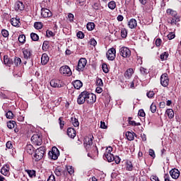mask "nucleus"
Listing matches in <instances>:
<instances>
[{
	"label": "nucleus",
	"instance_id": "09e8293b",
	"mask_svg": "<svg viewBox=\"0 0 181 181\" xmlns=\"http://www.w3.org/2000/svg\"><path fill=\"white\" fill-rule=\"evenodd\" d=\"M25 39H26V37L25 36V35H21L18 37V42H20V43H25Z\"/></svg>",
	"mask_w": 181,
	"mask_h": 181
},
{
	"label": "nucleus",
	"instance_id": "2f4dec72",
	"mask_svg": "<svg viewBox=\"0 0 181 181\" xmlns=\"http://www.w3.org/2000/svg\"><path fill=\"white\" fill-rule=\"evenodd\" d=\"M107 6L109 9H111L112 11H114L115 8H117V4L114 1H111L108 3Z\"/></svg>",
	"mask_w": 181,
	"mask_h": 181
},
{
	"label": "nucleus",
	"instance_id": "7c9ffc66",
	"mask_svg": "<svg viewBox=\"0 0 181 181\" xmlns=\"http://www.w3.org/2000/svg\"><path fill=\"white\" fill-rule=\"evenodd\" d=\"M139 71H140V74L141 76H142L143 77H145V76H146V74H148L149 73V71H148V69L141 66L139 68Z\"/></svg>",
	"mask_w": 181,
	"mask_h": 181
},
{
	"label": "nucleus",
	"instance_id": "0e129e2a",
	"mask_svg": "<svg viewBox=\"0 0 181 181\" xmlns=\"http://www.w3.org/2000/svg\"><path fill=\"white\" fill-rule=\"evenodd\" d=\"M160 45H162V40H160V38H157L156 40V46L159 47V46H160Z\"/></svg>",
	"mask_w": 181,
	"mask_h": 181
},
{
	"label": "nucleus",
	"instance_id": "1a4fd4ad",
	"mask_svg": "<svg viewBox=\"0 0 181 181\" xmlns=\"http://www.w3.org/2000/svg\"><path fill=\"white\" fill-rule=\"evenodd\" d=\"M86 103L88 104H94V103H95V101L97 100L95 95H94L93 93H90L86 91Z\"/></svg>",
	"mask_w": 181,
	"mask_h": 181
},
{
	"label": "nucleus",
	"instance_id": "cd10ccee",
	"mask_svg": "<svg viewBox=\"0 0 181 181\" xmlns=\"http://www.w3.org/2000/svg\"><path fill=\"white\" fill-rule=\"evenodd\" d=\"M126 170L129 172H132V170H134V165H132V162L127 161L126 163Z\"/></svg>",
	"mask_w": 181,
	"mask_h": 181
},
{
	"label": "nucleus",
	"instance_id": "9b49d317",
	"mask_svg": "<svg viewBox=\"0 0 181 181\" xmlns=\"http://www.w3.org/2000/svg\"><path fill=\"white\" fill-rule=\"evenodd\" d=\"M63 81L59 79H52L50 81V86L51 87H54V88H61V87H63Z\"/></svg>",
	"mask_w": 181,
	"mask_h": 181
},
{
	"label": "nucleus",
	"instance_id": "338daca9",
	"mask_svg": "<svg viewBox=\"0 0 181 181\" xmlns=\"http://www.w3.org/2000/svg\"><path fill=\"white\" fill-rule=\"evenodd\" d=\"M138 115L139 117H145V111H144V110L141 109L140 110H139Z\"/></svg>",
	"mask_w": 181,
	"mask_h": 181
},
{
	"label": "nucleus",
	"instance_id": "c756f323",
	"mask_svg": "<svg viewBox=\"0 0 181 181\" xmlns=\"http://www.w3.org/2000/svg\"><path fill=\"white\" fill-rule=\"evenodd\" d=\"M114 157L112 153H105V158L107 159V162H113Z\"/></svg>",
	"mask_w": 181,
	"mask_h": 181
},
{
	"label": "nucleus",
	"instance_id": "e2e57ef3",
	"mask_svg": "<svg viewBox=\"0 0 181 181\" xmlns=\"http://www.w3.org/2000/svg\"><path fill=\"white\" fill-rule=\"evenodd\" d=\"M132 117H129L128 118V122H129V125H132L133 127H135L136 122L132 121Z\"/></svg>",
	"mask_w": 181,
	"mask_h": 181
},
{
	"label": "nucleus",
	"instance_id": "5701e85b",
	"mask_svg": "<svg viewBox=\"0 0 181 181\" xmlns=\"http://www.w3.org/2000/svg\"><path fill=\"white\" fill-rule=\"evenodd\" d=\"M125 135L128 141H134L135 139V133L134 132H127Z\"/></svg>",
	"mask_w": 181,
	"mask_h": 181
},
{
	"label": "nucleus",
	"instance_id": "20e7f679",
	"mask_svg": "<svg viewBox=\"0 0 181 181\" xmlns=\"http://www.w3.org/2000/svg\"><path fill=\"white\" fill-rule=\"evenodd\" d=\"M31 142L33 145L40 146L42 145V136L39 134H33L31 137Z\"/></svg>",
	"mask_w": 181,
	"mask_h": 181
},
{
	"label": "nucleus",
	"instance_id": "0eeeda50",
	"mask_svg": "<svg viewBox=\"0 0 181 181\" xmlns=\"http://www.w3.org/2000/svg\"><path fill=\"white\" fill-rule=\"evenodd\" d=\"M117 53V51L115 50V48L112 47L108 49V51L106 53V57L110 61L115 60V54Z\"/></svg>",
	"mask_w": 181,
	"mask_h": 181
},
{
	"label": "nucleus",
	"instance_id": "aec40b11",
	"mask_svg": "<svg viewBox=\"0 0 181 181\" xmlns=\"http://www.w3.org/2000/svg\"><path fill=\"white\" fill-rule=\"evenodd\" d=\"M47 63H49V56L47 54L45 53L42 54L41 57V64H42V66H46Z\"/></svg>",
	"mask_w": 181,
	"mask_h": 181
},
{
	"label": "nucleus",
	"instance_id": "2eb2a0df",
	"mask_svg": "<svg viewBox=\"0 0 181 181\" xmlns=\"http://www.w3.org/2000/svg\"><path fill=\"white\" fill-rule=\"evenodd\" d=\"M170 175L173 179H179L180 171L177 168H173L170 171Z\"/></svg>",
	"mask_w": 181,
	"mask_h": 181
},
{
	"label": "nucleus",
	"instance_id": "052dcab7",
	"mask_svg": "<svg viewBox=\"0 0 181 181\" xmlns=\"http://www.w3.org/2000/svg\"><path fill=\"white\" fill-rule=\"evenodd\" d=\"M0 98H3V100H8V98H9V97L6 94L2 92L0 93Z\"/></svg>",
	"mask_w": 181,
	"mask_h": 181
},
{
	"label": "nucleus",
	"instance_id": "ea45409f",
	"mask_svg": "<svg viewBox=\"0 0 181 181\" xmlns=\"http://www.w3.org/2000/svg\"><path fill=\"white\" fill-rule=\"evenodd\" d=\"M21 63H22V59H21V58L16 57L14 58V64L15 66H19V64H21Z\"/></svg>",
	"mask_w": 181,
	"mask_h": 181
},
{
	"label": "nucleus",
	"instance_id": "ddd939ff",
	"mask_svg": "<svg viewBox=\"0 0 181 181\" xmlns=\"http://www.w3.org/2000/svg\"><path fill=\"white\" fill-rule=\"evenodd\" d=\"M52 16L53 13H52V11H50V10H49L48 8H41V16H42V18H51V16Z\"/></svg>",
	"mask_w": 181,
	"mask_h": 181
},
{
	"label": "nucleus",
	"instance_id": "13d9d810",
	"mask_svg": "<svg viewBox=\"0 0 181 181\" xmlns=\"http://www.w3.org/2000/svg\"><path fill=\"white\" fill-rule=\"evenodd\" d=\"M115 160V163H116L117 165H118V164L120 163V162H121V158H119V156H115L114 157V160Z\"/></svg>",
	"mask_w": 181,
	"mask_h": 181
},
{
	"label": "nucleus",
	"instance_id": "dca6fc26",
	"mask_svg": "<svg viewBox=\"0 0 181 181\" xmlns=\"http://www.w3.org/2000/svg\"><path fill=\"white\" fill-rule=\"evenodd\" d=\"M127 25L130 29H135L138 26V22L135 18H132L128 21Z\"/></svg>",
	"mask_w": 181,
	"mask_h": 181
},
{
	"label": "nucleus",
	"instance_id": "e433bc0d",
	"mask_svg": "<svg viewBox=\"0 0 181 181\" xmlns=\"http://www.w3.org/2000/svg\"><path fill=\"white\" fill-rule=\"evenodd\" d=\"M34 28L39 30L40 29H42L43 28V24L42 22H35L34 23Z\"/></svg>",
	"mask_w": 181,
	"mask_h": 181
},
{
	"label": "nucleus",
	"instance_id": "8fccbe9b",
	"mask_svg": "<svg viewBox=\"0 0 181 181\" xmlns=\"http://www.w3.org/2000/svg\"><path fill=\"white\" fill-rule=\"evenodd\" d=\"M1 35L4 37H8L9 32L6 30H1Z\"/></svg>",
	"mask_w": 181,
	"mask_h": 181
},
{
	"label": "nucleus",
	"instance_id": "79ce46f5",
	"mask_svg": "<svg viewBox=\"0 0 181 181\" xmlns=\"http://www.w3.org/2000/svg\"><path fill=\"white\" fill-rule=\"evenodd\" d=\"M6 117L8 119H12L13 118V113L12 111L8 110V112L6 113Z\"/></svg>",
	"mask_w": 181,
	"mask_h": 181
},
{
	"label": "nucleus",
	"instance_id": "a19ab883",
	"mask_svg": "<svg viewBox=\"0 0 181 181\" xmlns=\"http://www.w3.org/2000/svg\"><path fill=\"white\" fill-rule=\"evenodd\" d=\"M168 56H169V54L168 52H163L160 55V59L163 61V60H166Z\"/></svg>",
	"mask_w": 181,
	"mask_h": 181
},
{
	"label": "nucleus",
	"instance_id": "f3484780",
	"mask_svg": "<svg viewBox=\"0 0 181 181\" xmlns=\"http://www.w3.org/2000/svg\"><path fill=\"white\" fill-rule=\"evenodd\" d=\"M14 8L16 11H23L25 9V5L21 1H18L15 4Z\"/></svg>",
	"mask_w": 181,
	"mask_h": 181
},
{
	"label": "nucleus",
	"instance_id": "39448f33",
	"mask_svg": "<svg viewBox=\"0 0 181 181\" xmlns=\"http://www.w3.org/2000/svg\"><path fill=\"white\" fill-rule=\"evenodd\" d=\"M119 53H120V56H122V57H131V49H129V48L127 47H122L119 49Z\"/></svg>",
	"mask_w": 181,
	"mask_h": 181
},
{
	"label": "nucleus",
	"instance_id": "6e6552de",
	"mask_svg": "<svg viewBox=\"0 0 181 181\" xmlns=\"http://www.w3.org/2000/svg\"><path fill=\"white\" fill-rule=\"evenodd\" d=\"M160 84L163 87H168L169 86V76L168 74H163L160 76Z\"/></svg>",
	"mask_w": 181,
	"mask_h": 181
},
{
	"label": "nucleus",
	"instance_id": "72a5a7b5",
	"mask_svg": "<svg viewBox=\"0 0 181 181\" xmlns=\"http://www.w3.org/2000/svg\"><path fill=\"white\" fill-rule=\"evenodd\" d=\"M4 64H7L9 66V64H13V62H12V60L9 59L8 58V56L5 55L4 57Z\"/></svg>",
	"mask_w": 181,
	"mask_h": 181
},
{
	"label": "nucleus",
	"instance_id": "c9c22d12",
	"mask_svg": "<svg viewBox=\"0 0 181 181\" xmlns=\"http://www.w3.org/2000/svg\"><path fill=\"white\" fill-rule=\"evenodd\" d=\"M30 37L33 42H37L39 40V35L35 33H31Z\"/></svg>",
	"mask_w": 181,
	"mask_h": 181
},
{
	"label": "nucleus",
	"instance_id": "f8f14e48",
	"mask_svg": "<svg viewBox=\"0 0 181 181\" xmlns=\"http://www.w3.org/2000/svg\"><path fill=\"white\" fill-rule=\"evenodd\" d=\"M22 52L23 54V59L25 60H29L32 57V50L29 48H23Z\"/></svg>",
	"mask_w": 181,
	"mask_h": 181
},
{
	"label": "nucleus",
	"instance_id": "603ef678",
	"mask_svg": "<svg viewBox=\"0 0 181 181\" xmlns=\"http://www.w3.org/2000/svg\"><path fill=\"white\" fill-rule=\"evenodd\" d=\"M47 37H53L54 36V33L51 30L46 31Z\"/></svg>",
	"mask_w": 181,
	"mask_h": 181
},
{
	"label": "nucleus",
	"instance_id": "f257e3e1",
	"mask_svg": "<svg viewBox=\"0 0 181 181\" xmlns=\"http://www.w3.org/2000/svg\"><path fill=\"white\" fill-rule=\"evenodd\" d=\"M45 151H46V147H45V146H41V147L38 148L35 151V153L34 155L33 159L36 162H39V160L42 159L43 156H45Z\"/></svg>",
	"mask_w": 181,
	"mask_h": 181
},
{
	"label": "nucleus",
	"instance_id": "de8ad7c7",
	"mask_svg": "<svg viewBox=\"0 0 181 181\" xmlns=\"http://www.w3.org/2000/svg\"><path fill=\"white\" fill-rule=\"evenodd\" d=\"M96 86L99 87H103L104 86V83H103V79L98 78L96 80Z\"/></svg>",
	"mask_w": 181,
	"mask_h": 181
},
{
	"label": "nucleus",
	"instance_id": "4468645a",
	"mask_svg": "<svg viewBox=\"0 0 181 181\" xmlns=\"http://www.w3.org/2000/svg\"><path fill=\"white\" fill-rule=\"evenodd\" d=\"M93 139H94V136H93L91 137L88 136L84 139L83 145L86 148V149H88V148H90V146H91V145H93Z\"/></svg>",
	"mask_w": 181,
	"mask_h": 181
},
{
	"label": "nucleus",
	"instance_id": "4c0bfd02",
	"mask_svg": "<svg viewBox=\"0 0 181 181\" xmlns=\"http://www.w3.org/2000/svg\"><path fill=\"white\" fill-rule=\"evenodd\" d=\"M26 172L30 177H33V176H36V171L35 170H27Z\"/></svg>",
	"mask_w": 181,
	"mask_h": 181
},
{
	"label": "nucleus",
	"instance_id": "58836bf2",
	"mask_svg": "<svg viewBox=\"0 0 181 181\" xmlns=\"http://www.w3.org/2000/svg\"><path fill=\"white\" fill-rule=\"evenodd\" d=\"M127 35H128V32L127 31V30L125 28L122 29V30H121V37L123 39H125V37H127Z\"/></svg>",
	"mask_w": 181,
	"mask_h": 181
},
{
	"label": "nucleus",
	"instance_id": "9d476101",
	"mask_svg": "<svg viewBox=\"0 0 181 181\" xmlns=\"http://www.w3.org/2000/svg\"><path fill=\"white\" fill-rule=\"evenodd\" d=\"M86 94H87V91H83L82 93H81L79 94V95L78 96V98H77V103L79 105H81L83 104H84V103H86Z\"/></svg>",
	"mask_w": 181,
	"mask_h": 181
},
{
	"label": "nucleus",
	"instance_id": "5fc2aeb1",
	"mask_svg": "<svg viewBox=\"0 0 181 181\" xmlns=\"http://www.w3.org/2000/svg\"><path fill=\"white\" fill-rule=\"evenodd\" d=\"M146 95L148 98H152L153 95H155V92H153V90H150L147 92Z\"/></svg>",
	"mask_w": 181,
	"mask_h": 181
},
{
	"label": "nucleus",
	"instance_id": "864d4df0",
	"mask_svg": "<svg viewBox=\"0 0 181 181\" xmlns=\"http://www.w3.org/2000/svg\"><path fill=\"white\" fill-rule=\"evenodd\" d=\"M89 45L95 47L97 45V41L94 38H91L89 41Z\"/></svg>",
	"mask_w": 181,
	"mask_h": 181
},
{
	"label": "nucleus",
	"instance_id": "a878e982",
	"mask_svg": "<svg viewBox=\"0 0 181 181\" xmlns=\"http://www.w3.org/2000/svg\"><path fill=\"white\" fill-rule=\"evenodd\" d=\"M177 22H180V17H179V16L173 17V18L170 19V21H169V23L171 25H176Z\"/></svg>",
	"mask_w": 181,
	"mask_h": 181
},
{
	"label": "nucleus",
	"instance_id": "6ab92c4d",
	"mask_svg": "<svg viewBox=\"0 0 181 181\" xmlns=\"http://www.w3.org/2000/svg\"><path fill=\"white\" fill-rule=\"evenodd\" d=\"M71 122L74 127H80V122H78V117L74 115V117H71Z\"/></svg>",
	"mask_w": 181,
	"mask_h": 181
},
{
	"label": "nucleus",
	"instance_id": "b1692460",
	"mask_svg": "<svg viewBox=\"0 0 181 181\" xmlns=\"http://www.w3.org/2000/svg\"><path fill=\"white\" fill-rule=\"evenodd\" d=\"M166 13L170 16H173V18H175L176 16H179L177 15V12L176 11H174L172 8H168L166 11Z\"/></svg>",
	"mask_w": 181,
	"mask_h": 181
},
{
	"label": "nucleus",
	"instance_id": "6e6d98bb",
	"mask_svg": "<svg viewBox=\"0 0 181 181\" xmlns=\"http://www.w3.org/2000/svg\"><path fill=\"white\" fill-rule=\"evenodd\" d=\"M175 35L174 33H170L168 35L167 37L169 40H172V39H175Z\"/></svg>",
	"mask_w": 181,
	"mask_h": 181
},
{
	"label": "nucleus",
	"instance_id": "7ed1b4c3",
	"mask_svg": "<svg viewBox=\"0 0 181 181\" xmlns=\"http://www.w3.org/2000/svg\"><path fill=\"white\" fill-rule=\"evenodd\" d=\"M59 155L60 151H59V149L56 146L52 147V151L48 153L49 158L54 160H56L59 158Z\"/></svg>",
	"mask_w": 181,
	"mask_h": 181
},
{
	"label": "nucleus",
	"instance_id": "680f3d73",
	"mask_svg": "<svg viewBox=\"0 0 181 181\" xmlns=\"http://www.w3.org/2000/svg\"><path fill=\"white\" fill-rule=\"evenodd\" d=\"M47 181H56V177H54V175L51 174Z\"/></svg>",
	"mask_w": 181,
	"mask_h": 181
},
{
	"label": "nucleus",
	"instance_id": "393cba45",
	"mask_svg": "<svg viewBox=\"0 0 181 181\" xmlns=\"http://www.w3.org/2000/svg\"><path fill=\"white\" fill-rule=\"evenodd\" d=\"M165 114H166V115H168V117L170 119H172L173 118L175 117V112L173 111V109H168L165 111Z\"/></svg>",
	"mask_w": 181,
	"mask_h": 181
},
{
	"label": "nucleus",
	"instance_id": "bb28decb",
	"mask_svg": "<svg viewBox=\"0 0 181 181\" xmlns=\"http://www.w3.org/2000/svg\"><path fill=\"white\" fill-rule=\"evenodd\" d=\"M134 73V69H129L127 70V71L124 73V77L126 78H131L132 76V74Z\"/></svg>",
	"mask_w": 181,
	"mask_h": 181
},
{
	"label": "nucleus",
	"instance_id": "69168bd1",
	"mask_svg": "<svg viewBox=\"0 0 181 181\" xmlns=\"http://www.w3.org/2000/svg\"><path fill=\"white\" fill-rule=\"evenodd\" d=\"M59 122L61 129H63V127H64V121L62 120V117L59 118Z\"/></svg>",
	"mask_w": 181,
	"mask_h": 181
},
{
	"label": "nucleus",
	"instance_id": "f704fd0d",
	"mask_svg": "<svg viewBox=\"0 0 181 181\" xmlns=\"http://www.w3.org/2000/svg\"><path fill=\"white\" fill-rule=\"evenodd\" d=\"M86 28L88 30H93V29L95 28V24L94 23H88L86 25Z\"/></svg>",
	"mask_w": 181,
	"mask_h": 181
},
{
	"label": "nucleus",
	"instance_id": "412c9836",
	"mask_svg": "<svg viewBox=\"0 0 181 181\" xmlns=\"http://www.w3.org/2000/svg\"><path fill=\"white\" fill-rule=\"evenodd\" d=\"M72 84L76 90H80L83 87V82L80 80L74 81Z\"/></svg>",
	"mask_w": 181,
	"mask_h": 181
},
{
	"label": "nucleus",
	"instance_id": "423d86ee",
	"mask_svg": "<svg viewBox=\"0 0 181 181\" xmlns=\"http://www.w3.org/2000/svg\"><path fill=\"white\" fill-rule=\"evenodd\" d=\"M86 65H87V59L86 58H81L78 61L76 70L78 71H83V70H84V67H86Z\"/></svg>",
	"mask_w": 181,
	"mask_h": 181
},
{
	"label": "nucleus",
	"instance_id": "4d7b16f0",
	"mask_svg": "<svg viewBox=\"0 0 181 181\" xmlns=\"http://www.w3.org/2000/svg\"><path fill=\"white\" fill-rule=\"evenodd\" d=\"M77 37H78V39H83L84 37V33L81 31H78L76 34Z\"/></svg>",
	"mask_w": 181,
	"mask_h": 181
},
{
	"label": "nucleus",
	"instance_id": "49530a36",
	"mask_svg": "<svg viewBox=\"0 0 181 181\" xmlns=\"http://www.w3.org/2000/svg\"><path fill=\"white\" fill-rule=\"evenodd\" d=\"M66 170L69 175H73V173H74V169H73V166L71 165L66 166Z\"/></svg>",
	"mask_w": 181,
	"mask_h": 181
},
{
	"label": "nucleus",
	"instance_id": "473e14b6",
	"mask_svg": "<svg viewBox=\"0 0 181 181\" xmlns=\"http://www.w3.org/2000/svg\"><path fill=\"white\" fill-rule=\"evenodd\" d=\"M11 23L13 26H19V23H21V21H19V18H11Z\"/></svg>",
	"mask_w": 181,
	"mask_h": 181
},
{
	"label": "nucleus",
	"instance_id": "c85d7f7f",
	"mask_svg": "<svg viewBox=\"0 0 181 181\" xmlns=\"http://www.w3.org/2000/svg\"><path fill=\"white\" fill-rule=\"evenodd\" d=\"M1 175H4V176H8L9 175V168L8 166L3 167L1 170Z\"/></svg>",
	"mask_w": 181,
	"mask_h": 181
},
{
	"label": "nucleus",
	"instance_id": "c03bdc74",
	"mask_svg": "<svg viewBox=\"0 0 181 181\" xmlns=\"http://www.w3.org/2000/svg\"><path fill=\"white\" fill-rule=\"evenodd\" d=\"M54 173L56 176H62V169L59 167L54 169Z\"/></svg>",
	"mask_w": 181,
	"mask_h": 181
},
{
	"label": "nucleus",
	"instance_id": "bf43d9fd",
	"mask_svg": "<svg viewBox=\"0 0 181 181\" xmlns=\"http://www.w3.org/2000/svg\"><path fill=\"white\" fill-rule=\"evenodd\" d=\"M68 18H69L70 22H74V15H73V13H69L68 14Z\"/></svg>",
	"mask_w": 181,
	"mask_h": 181
},
{
	"label": "nucleus",
	"instance_id": "a211bd4d",
	"mask_svg": "<svg viewBox=\"0 0 181 181\" xmlns=\"http://www.w3.org/2000/svg\"><path fill=\"white\" fill-rule=\"evenodd\" d=\"M67 135H68V136H69V138L74 139L76 135V130L71 127L68 128Z\"/></svg>",
	"mask_w": 181,
	"mask_h": 181
},
{
	"label": "nucleus",
	"instance_id": "f03ea898",
	"mask_svg": "<svg viewBox=\"0 0 181 181\" xmlns=\"http://www.w3.org/2000/svg\"><path fill=\"white\" fill-rule=\"evenodd\" d=\"M59 73L62 76H66V77H70L73 74L71 69L67 65L62 66L59 68Z\"/></svg>",
	"mask_w": 181,
	"mask_h": 181
},
{
	"label": "nucleus",
	"instance_id": "3c124183",
	"mask_svg": "<svg viewBox=\"0 0 181 181\" xmlns=\"http://www.w3.org/2000/svg\"><path fill=\"white\" fill-rule=\"evenodd\" d=\"M150 110L153 114H155V112H156V105L152 103L150 107Z\"/></svg>",
	"mask_w": 181,
	"mask_h": 181
},
{
	"label": "nucleus",
	"instance_id": "4be33fe9",
	"mask_svg": "<svg viewBox=\"0 0 181 181\" xmlns=\"http://www.w3.org/2000/svg\"><path fill=\"white\" fill-rule=\"evenodd\" d=\"M25 152H27L29 155H32L35 152V148L32 144H28L25 148Z\"/></svg>",
	"mask_w": 181,
	"mask_h": 181
},
{
	"label": "nucleus",
	"instance_id": "a18cd8bd",
	"mask_svg": "<svg viewBox=\"0 0 181 181\" xmlns=\"http://www.w3.org/2000/svg\"><path fill=\"white\" fill-rule=\"evenodd\" d=\"M102 69L105 74L109 73L110 69H108V66L106 64H102Z\"/></svg>",
	"mask_w": 181,
	"mask_h": 181
},
{
	"label": "nucleus",
	"instance_id": "37998d69",
	"mask_svg": "<svg viewBox=\"0 0 181 181\" xmlns=\"http://www.w3.org/2000/svg\"><path fill=\"white\" fill-rule=\"evenodd\" d=\"M7 127L9 128V129L15 128V121H10L7 122Z\"/></svg>",
	"mask_w": 181,
	"mask_h": 181
},
{
	"label": "nucleus",
	"instance_id": "774afa93",
	"mask_svg": "<svg viewBox=\"0 0 181 181\" xmlns=\"http://www.w3.org/2000/svg\"><path fill=\"white\" fill-rule=\"evenodd\" d=\"M150 179H151V181H159V178L156 175H152L150 177Z\"/></svg>",
	"mask_w": 181,
	"mask_h": 181
}]
</instances>
